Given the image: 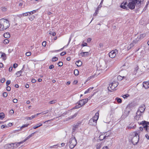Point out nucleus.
Instances as JSON below:
<instances>
[{
  "mask_svg": "<svg viewBox=\"0 0 149 149\" xmlns=\"http://www.w3.org/2000/svg\"><path fill=\"white\" fill-rule=\"evenodd\" d=\"M139 132V131H137L131 132L129 135V140L134 145L137 144L139 141V136L138 135Z\"/></svg>",
  "mask_w": 149,
  "mask_h": 149,
  "instance_id": "1",
  "label": "nucleus"
},
{
  "mask_svg": "<svg viewBox=\"0 0 149 149\" xmlns=\"http://www.w3.org/2000/svg\"><path fill=\"white\" fill-rule=\"evenodd\" d=\"M142 1L143 0H129L128 7L131 9H133L135 8V6L139 7Z\"/></svg>",
  "mask_w": 149,
  "mask_h": 149,
  "instance_id": "2",
  "label": "nucleus"
},
{
  "mask_svg": "<svg viewBox=\"0 0 149 149\" xmlns=\"http://www.w3.org/2000/svg\"><path fill=\"white\" fill-rule=\"evenodd\" d=\"M0 24L1 26V30L2 31L7 29L10 26L8 20L4 19H0Z\"/></svg>",
  "mask_w": 149,
  "mask_h": 149,
  "instance_id": "3",
  "label": "nucleus"
},
{
  "mask_svg": "<svg viewBox=\"0 0 149 149\" xmlns=\"http://www.w3.org/2000/svg\"><path fill=\"white\" fill-rule=\"evenodd\" d=\"M77 144V140L74 137H73L70 139L69 142L67 143V145H68L70 148L73 149L76 146Z\"/></svg>",
  "mask_w": 149,
  "mask_h": 149,
  "instance_id": "4",
  "label": "nucleus"
},
{
  "mask_svg": "<svg viewBox=\"0 0 149 149\" xmlns=\"http://www.w3.org/2000/svg\"><path fill=\"white\" fill-rule=\"evenodd\" d=\"M138 123L139 124L142 125L143 126L144 130L146 132H149V126L148 125L149 124L148 122H147L145 121H143L141 122H138Z\"/></svg>",
  "mask_w": 149,
  "mask_h": 149,
  "instance_id": "5",
  "label": "nucleus"
},
{
  "mask_svg": "<svg viewBox=\"0 0 149 149\" xmlns=\"http://www.w3.org/2000/svg\"><path fill=\"white\" fill-rule=\"evenodd\" d=\"M118 83L116 81H113L109 84V86L108 87V90L111 92H112L111 90H114L116 87Z\"/></svg>",
  "mask_w": 149,
  "mask_h": 149,
  "instance_id": "6",
  "label": "nucleus"
},
{
  "mask_svg": "<svg viewBox=\"0 0 149 149\" xmlns=\"http://www.w3.org/2000/svg\"><path fill=\"white\" fill-rule=\"evenodd\" d=\"M118 53V50L117 49L113 50L110 52L109 54V56L112 58H114L116 53Z\"/></svg>",
  "mask_w": 149,
  "mask_h": 149,
  "instance_id": "7",
  "label": "nucleus"
},
{
  "mask_svg": "<svg viewBox=\"0 0 149 149\" xmlns=\"http://www.w3.org/2000/svg\"><path fill=\"white\" fill-rule=\"evenodd\" d=\"M81 123V122L79 121L75 124H74L73 126L72 132H74L79 127H80Z\"/></svg>",
  "mask_w": 149,
  "mask_h": 149,
  "instance_id": "8",
  "label": "nucleus"
},
{
  "mask_svg": "<svg viewBox=\"0 0 149 149\" xmlns=\"http://www.w3.org/2000/svg\"><path fill=\"white\" fill-rule=\"evenodd\" d=\"M84 101V100L82 99L79 101L77 102L78 105L75 106L74 108L75 109H77L84 106L85 104Z\"/></svg>",
  "mask_w": 149,
  "mask_h": 149,
  "instance_id": "9",
  "label": "nucleus"
},
{
  "mask_svg": "<svg viewBox=\"0 0 149 149\" xmlns=\"http://www.w3.org/2000/svg\"><path fill=\"white\" fill-rule=\"evenodd\" d=\"M142 118V114L140 112H139V111H137L136 113V116L135 117V119L136 120H141Z\"/></svg>",
  "mask_w": 149,
  "mask_h": 149,
  "instance_id": "10",
  "label": "nucleus"
},
{
  "mask_svg": "<svg viewBox=\"0 0 149 149\" xmlns=\"http://www.w3.org/2000/svg\"><path fill=\"white\" fill-rule=\"evenodd\" d=\"M146 109L145 106L144 104H142L141 105L139 108L138 111H139V112H140L141 114L143 113Z\"/></svg>",
  "mask_w": 149,
  "mask_h": 149,
  "instance_id": "11",
  "label": "nucleus"
},
{
  "mask_svg": "<svg viewBox=\"0 0 149 149\" xmlns=\"http://www.w3.org/2000/svg\"><path fill=\"white\" fill-rule=\"evenodd\" d=\"M128 4L127 3V2H123L122 3L120 6V7L121 8L126 9H127Z\"/></svg>",
  "mask_w": 149,
  "mask_h": 149,
  "instance_id": "12",
  "label": "nucleus"
},
{
  "mask_svg": "<svg viewBox=\"0 0 149 149\" xmlns=\"http://www.w3.org/2000/svg\"><path fill=\"white\" fill-rule=\"evenodd\" d=\"M97 123L95 122L93 119L91 118L89 121L88 124L91 125L95 126L96 125Z\"/></svg>",
  "mask_w": 149,
  "mask_h": 149,
  "instance_id": "13",
  "label": "nucleus"
},
{
  "mask_svg": "<svg viewBox=\"0 0 149 149\" xmlns=\"http://www.w3.org/2000/svg\"><path fill=\"white\" fill-rule=\"evenodd\" d=\"M99 116V113H98L97 112L95 113V115L92 118V119H93V120H94L95 122L97 123V120Z\"/></svg>",
  "mask_w": 149,
  "mask_h": 149,
  "instance_id": "14",
  "label": "nucleus"
},
{
  "mask_svg": "<svg viewBox=\"0 0 149 149\" xmlns=\"http://www.w3.org/2000/svg\"><path fill=\"white\" fill-rule=\"evenodd\" d=\"M78 114V113H75L72 116H71L69 117H68V118H67L66 120L67 121H68L70 120L71 119H72L74 118H75L77 115Z\"/></svg>",
  "mask_w": 149,
  "mask_h": 149,
  "instance_id": "15",
  "label": "nucleus"
},
{
  "mask_svg": "<svg viewBox=\"0 0 149 149\" xmlns=\"http://www.w3.org/2000/svg\"><path fill=\"white\" fill-rule=\"evenodd\" d=\"M136 127V125L134 123H131L128 126L127 128L128 129H134Z\"/></svg>",
  "mask_w": 149,
  "mask_h": 149,
  "instance_id": "16",
  "label": "nucleus"
},
{
  "mask_svg": "<svg viewBox=\"0 0 149 149\" xmlns=\"http://www.w3.org/2000/svg\"><path fill=\"white\" fill-rule=\"evenodd\" d=\"M143 86L146 89L148 88H149V83L148 82H144L143 83Z\"/></svg>",
  "mask_w": 149,
  "mask_h": 149,
  "instance_id": "17",
  "label": "nucleus"
},
{
  "mask_svg": "<svg viewBox=\"0 0 149 149\" xmlns=\"http://www.w3.org/2000/svg\"><path fill=\"white\" fill-rule=\"evenodd\" d=\"M36 133V132L32 133L31 134L29 135V136H28L27 137H26L25 139L23 140L24 141V142L26 141L27 140L29 139L32 136L34 135V134H35Z\"/></svg>",
  "mask_w": 149,
  "mask_h": 149,
  "instance_id": "18",
  "label": "nucleus"
},
{
  "mask_svg": "<svg viewBox=\"0 0 149 149\" xmlns=\"http://www.w3.org/2000/svg\"><path fill=\"white\" fill-rule=\"evenodd\" d=\"M108 136H109V135H108L107 136H106V135H104V136H103V135H100L99 137V140L100 141H101L104 139H106V137H108Z\"/></svg>",
  "mask_w": 149,
  "mask_h": 149,
  "instance_id": "19",
  "label": "nucleus"
},
{
  "mask_svg": "<svg viewBox=\"0 0 149 149\" xmlns=\"http://www.w3.org/2000/svg\"><path fill=\"white\" fill-rule=\"evenodd\" d=\"M0 53L2 54L1 55V57L2 58L3 60H5L6 58V54L4 53H3L2 52H0Z\"/></svg>",
  "mask_w": 149,
  "mask_h": 149,
  "instance_id": "20",
  "label": "nucleus"
},
{
  "mask_svg": "<svg viewBox=\"0 0 149 149\" xmlns=\"http://www.w3.org/2000/svg\"><path fill=\"white\" fill-rule=\"evenodd\" d=\"M3 36L5 38H8L10 37V35L9 33L6 32L4 34Z\"/></svg>",
  "mask_w": 149,
  "mask_h": 149,
  "instance_id": "21",
  "label": "nucleus"
},
{
  "mask_svg": "<svg viewBox=\"0 0 149 149\" xmlns=\"http://www.w3.org/2000/svg\"><path fill=\"white\" fill-rule=\"evenodd\" d=\"M75 64L77 66H80L82 64V62L80 60H78L76 62Z\"/></svg>",
  "mask_w": 149,
  "mask_h": 149,
  "instance_id": "22",
  "label": "nucleus"
},
{
  "mask_svg": "<svg viewBox=\"0 0 149 149\" xmlns=\"http://www.w3.org/2000/svg\"><path fill=\"white\" fill-rule=\"evenodd\" d=\"M93 87L90 88L88 89L85 92L84 94H86L87 93L89 92H91L92 90L93 89Z\"/></svg>",
  "mask_w": 149,
  "mask_h": 149,
  "instance_id": "23",
  "label": "nucleus"
},
{
  "mask_svg": "<svg viewBox=\"0 0 149 149\" xmlns=\"http://www.w3.org/2000/svg\"><path fill=\"white\" fill-rule=\"evenodd\" d=\"M29 15L28 12L23 13L22 14L19 15L18 16L20 17L22 16H26Z\"/></svg>",
  "mask_w": 149,
  "mask_h": 149,
  "instance_id": "24",
  "label": "nucleus"
},
{
  "mask_svg": "<svg viewBox=\"0 0 149 149\" xmlns=\"http://www.w3.org/2000/svg\"><path fill=\"white\" fill-rule=\"evenodd\" d=\"M126 78V77H125V76H123V77H122V76H121L120 75H118V77H117V79L118 80H119V81H121L122 80L123 78Z\"/></svg>",
  "mask_w": 149,
  "mask_h": 149,
  "instance_id": "25",
  "label": "nucleus"
},
{
  "mask_svg": "<svg viewBox=\"0 0 149 149\" xmlns=\"http://www.w3.org/2000/svg\"><path fill=\"white\" fill-rule=\"evenodd\" d=\"M134 45V44L133 42L130 43V45L127 47V50H129L130 49L133 47Z\"/></svg>",
  "mask_w": 149,
  "mask_h": 149,
  "instance_id": "26",
  "label": "nucleus"
},
{
  "mask_svg": "<svg viewBox=\"0 0 149 149\" xmlns=\"http://www.w3.org/2000/svg\"><path fill=\"white\" fill-rule=\"evenodd\" d=\"M24 68V66H23V67L22 68V70L19 71L18 72H17L16 73V75H18L19 74H20L19 75L17 76V77H19L21 75V74L22 72V70Z\"/></svg>",
  "mask_w": 149,
  "mask_h": 149,
  "instance_id": "27",
  "label": "nucleus"
},
{
  "mask_svg": "<svg viewBox=\"0 0 149 149\" xmlns=\"http://www.w3.org/2000/svg\"><path fill=\"white\" fill-rule=\"evenodd\" d=\"M146 36V34L145 33H143L141 34L140 36H138V37L139 38L140 40H141L142 39H143Z\"/></svg>",
  "mask_w": 149,
  "mask_h": 149,
  "instance_id": "28",
  "label": "nucleus"
},
{
  "mask_svg": "<svg viewBox=\"0 0 149 149\" xmlns=\"http://www.w3.org/2000/svg\"><path fill=\"white\" fill-rule=\"evenodd\" d=\"M140 40L139 38L137 37V38L135 39L134 40L133 42V43L134 44H136L137 42L139 41Z\"/></svg>",
  "mask_w": 149,
  "mask_h": 149,
  "instance_id": "29",
  "label": "nucleus"
},
{
  "mask_svg": "<svg viewBox=\"0 0 149 149\" xmlns=\"http://www.w3.org/2000/svg\"><path fill=\"white\" fill-rule=\"evenodd\" d=\"M5 117V114L4 113L2 112L0 113V119H3Z\"/></svg>",
  "mask_w": 149,
  "mask_h": 149,
  "instance_id": "30",
  "label": "nucleus"
},
{
  "mask_svg": "<svg viewBox=\"0 0 149 149\" xmlns=\"http://www.w3.org/2000/svg\"><path fill=\"white\" fill-rule=\"evenodd\" d=\"M24 142V141H23L20 142L15 143L14 144H15L16 146L17 147L19 146L20 144L23 143Z\"/></svg>",
  "mask_w": 149,
  "mask_h": 149,
  "instance_id": "31",
  "label": "nucleus"
},
{
  "mask_svg": "<svg viewBox=\"0 0 149 149\" xmlns=\"http://www.w3.org/2000/svg\"><path fill=\"white\" fill-rule=\"evenodd\" d=\"M116 99L118 103H121L122 102V100L120 98L117 97Z\"/></svg>",
  "mask_w": 149,
  "mask_h": 149,
  "instance_id": "32",
  "label": "nucleus"
},
{
  "mask_svg": "<svg viewBox=\"0 0 149 149\" xmlns=\"http://www.w3.org/2000/svg\"><path fill=\"white\" fill-rule=\"evenodd\" d=\"M102 146V143H98L96 146V147L97 149H100L101 147Z\"/></svg>",
  "mask_w": 149,
  "mask_h": 149,
  "instance_id": "33",
  "label": "nucleus"
},
{
  "mask_svg": "<svg viewBox=\"0 0 149 149\" xmlns=\"http://www.w3.org/2000/svg\"><path fill=\"white\" fill-rule=\"evenodd\" d=\"M79 71L77 69H75L74 71V74L75 75H77L79 74Z\"/></svg>",
  "mask_w": 149,
  "mask_h": 149,
  "instance_id": "34",
  "label": "nucleus"
},
{
  "mask_svg": "<svg viewBox=\"0 0 149 149\" xmlns=\"http://www.w3.org/2000/svg\"><path fill=\"white\" fill-rule=\"evenodd\" d=\"M56 102H57V101L56 100H54L51 101L50 102H49V103L50 104H54L55 103H56Z\"/></svg>",
  "mask_w": 149,
  "mask_h": 149,
  "instance_id": "35",
  "label": "nucleus"
},
{
  "mask_svg": "<svg viewBox=\"0 0 149 149\" xmlns=\"http://www.w3.org/2000/svg\"><path fill=\"white\" fill-rule=\"evenodd\" d=\"M98 10H99V9H98V8H96V9L95 10V13L93 14V15L94 16H96L97 15L98 13Z\"/></svg>",
  "mask_w": 149,
  "mask_h": 149,
  "instance_id": "36",
  "label": "nucleus"
},
{
  "mask_svg": "<svg viewBox=\"0 0 149 149\" xmlns=\"http://www.w3.org/2000/svg\"><path fill=\"white\" fill-rule=\"evenodd\" d=\"M36 12V10H33L31 11L30 12H28L29 13V15H32V14L35 13Z\"/></svg>",
  "mask_w": 149,
  "mask_h": 149,
  "instance_id": "37",
  "label": "nucleus"
},
{
  "mask_svg": "<svg viewBox=\"0 0 149 149\" xmlns=\"http://www.w3.org/2000/svg\"><path fill=\"white\" fill-rule=\"evenodd\" d=\"M139 67L138 66H137L135 68V70L134 71V74H136V73L137 72V71L139 69Z\"/></svg>",
  "mask_w": 149,
  "mask_h": 149,
  "instance_id": "38",
  "label": "nucleus"
},
{
  "mask_svg": "<svg viewBox=\"0 0 149 149\" xmlns=\"http://www.w3.org/2000/svg\"><path fill=\"white\" fill-rule=\"evenodd\" d=\"M9 40L7 39H6L4 40L3 42V43L5 44H7L8 43H9Z\"/></svg>",
  "mask_w": 149,
  "mask_h": 149,
  "instance_id": "39",
  "label": "nucleus"
},
{
  "mask_svg": "<svg viewBox=\"0 0 149 149\" xmlns=\"http://www.w3.org/2000/svg\"><path fill=\"white\" fill-rule=\"evenodd\" d=\"M57 60L58 58L56 57H54L52 58V61L53 62H54Z\"/></svg>",
  "mask_w": 149,
  "mask_h": 149,
  "instance_id": "40",
  "label": "nucleus"
},
{
  "mask_svg": "<svg viewBox=\"0 0 149 149\" xmlns=\"http://www.w3.org/2000/svg\"><path fill=\"white\" fill-rule=\"evenodd\" d=\"M29 124H25L23 125H22L20 128L21 129H22L24 127H27L29 125Z\"/></svg>",
  "mask_w": 149,
  "mask_h": 149,
  "instance_id": "41",
  "label": "nucleus"
},
{
  "mask_svg": "<svg viewBox=\"0 0 149 149\" xmlns=\"http://www.w3.org/2000/svg\"><path fill=\"white\" fill-rule=\"evenodd\" d=\"M129 96V95L128 94H125V95H123V97L125 99V98H127V97H128Z\"/></svg>",
  "mask_w": 149,
  "mask_h": 149,
  "instance_id": "42",
  "label": "nucleus"
},
{
  "mask_svg": "<svg viewBox=\"0 0 149 149\" xmlns=\"http://www.w3.org/2000/svg\"><path fill=\"white\" fill-rule=\"evenodd\" d=\"M58 64L59 66H61L63 65V63L62 62H59L58 63Z\"/></svg>",
  "mask_w": 149,
  "mask_h": 149,
  "instance_id": "43",
  "label": "nucleus"
},
{
  "mask_svg": "<svg viewBox=\"0 0 149 149\" xmlns=\"http://www.w3.org/2000/svg\"><path fill=\"white\" fill-rule=\"evenodd\" d=\"M89 54V52H84V57L88 56Z\"/></svg>",
  "mask_w": 149,
  "mask_h": 149,
  "instance_id": "44",
  "label": "nucleus"
},
{
  "mask_svg": "<svg viewBox=\"0 0 149 149\" xmlns=\"http://www.w3.org/2000/svg\"><path fill=\"white\" fill-rule=\"evenodd\" d=\"M83 100H84V102L85 104L88 102V98H86Z\"/></svg>",
  "mask_w": 149,
  "mask_h": 149,
  "instance_id": "45",
  "label": "nucleus"
},
{
  "mask_svg": "<svg viewBox=\"0 0 149 149\" xmlns=\"http://www.w3.org/2000/svg\"><path fill=\"white\" fill-rule=\"evenodd\" d=\"M3 96L6 97L7 96V93L6 92H4L3 93Z\"/></svg>",
  "mask_w": 149,
  "mask_h": 149,
  "instance_id": "46",
  "label": "nucleus"
},
{
  "mask_svg": "<svg viewBox=\"0 0 149 149\" xmlns=\"http://www.w3.org/2000/svg\"><path fill=\"white\" fill-rule=\"evenodd\" d=\"M31 54V53L30 52H28L26 53V55L27 56H29Z\"/></svg>",
  "mask_w": 149,
  "mask_h": 149,
  "instance_id": "47",
  "label": "nucleus"
},
{
  "mask_svg": "<svg viewBox=\"0 0 149 149\" xmlns=\"http://www.w3.org/2000/svg\"><path fill=\"white\" fill-rule=\"evenodd\" d=\"M10 81L8 80L6 82V86H8V85L10 84Z\"/></svg>",
  "mask_w": 149,
  "mask_h": 149,
  "instance_id": "48",
  "label": "nucleus"
},
{
  "mask_svg": "<svg viewBox=\"0 0 149 149\" xmlns=\"http://www.w3.org/2000/svg\"><path fill=\"white\" fill-rule=\"evenodd\" d=\"M25 118L27 120H31L32 119L31 117H26Z\"/></svg>",
  "mask_w": 149,
  "mask_h": 149,
  "instance_id": "49",
  "label": "nucleus"
},
{
  "mask_svg": "<svg viewBox=\"0 0 149 149\" xmlns=\"http://www.w3.org/2000/svg\"><path fill=\"white\" fill-rule=\"evenodd\" d=\"M66 54V52L65 51L61 53L60 55L61 56H63L64 55H65Z\"/></svg>",
  "mask_w": 149,
  "mask_h": 149,
  "instance_id": "50",
  "label": "nucleus"
},
{
  "mask_svg": "<svg viewBox=\"0 0 149 149\" xmlns=\"http://www.w3.org/2000/svg\"><path fill=\"white\" fill-rule=\"evenodd\" d=\"M1 10L2 11H5L6 10V8L5 7H2L1 8Z\"/></svg>",
  "mask_w": 149,
  "mask_h": 149,
  "instance_id": "51",
  "label": "nucleus"
},
{
  "mask_svg": "<svg viewBox=\"0 0 149 149\" xmlns=\"http://www.w3.org/2000/svg\"><path fill=\"white\" fill-rule=\"evenodd\" d=\"M8 126H7L6 125H2L1 126V128L2 129H3L5 127H7Z\"/></svg>",
  "mask_w": 149,
  "mask_h": 149,
  "instance_id": "52",
  "label": "nucleus"
},
{
  "mask_svg": "<svg viewBox=\"0 0 149 149\" xmlns=\"http://www.w3.org/2000/svg\"><path fill=\"white\" fill-rule=\"evenodd\" d=\"M6 90L8 91H9L11 90V88L9 86H7V88H6Z\"/></svg>",
  "mask_w": 149,
  "mask_h": 149,
  "instance_id": "53",
  "label": "nucleus"
},
{
  "mask_svg": "<svg viewBox=\"0 0 149 149\" xmlns=\"http://www.w3.org/2000/svg\"><path fill=\"white\" fill-rule=\"evenodd\" d=\"M5 81V79L4 78H2L1 79V82L2 83H3V82H4Z\"/></svg>",
  "mask_w": 149,
  "mask_h": 149,
  "instance_id": "54",
  "label": "nucleus"
},
{
  "mask_svg": "<svg viewBox=\"0 0 149 149\" xmlns=\"http://www.w3.org/2000/svg\"><path fill=\"white\" fill-rule=\"evenodd\" d=\"M34 18V17L33 16H32L31 17L29 18V19L31 21H32L33 20Z\"/></svg>",
  "mask_w": 149,
  "mask_h": 149,
  "instance_id": "55",
  "label": "nucleus"
},
{
  "mask_svg": "<svg viewBox=\"0 0 149 149\" xmlns=\"http://www.w3.org/2000/svg\"><path fill=\"white\" fill-rule=\"evenodd\" d=\"M18 66V64L17 63H15L13 64V67L14 68H16Z\"/></svg>",
  "mask_w": 149,
  "mask_h": 149,
  "instance_id": "56",
  "label": "nucleus"
},
{
  "mask_svg": "<svg viewBox=\"0 0 149 149\" xmlns=\"http://www.w3.org/2000/svg\"><path fill=\"white\" fill-rule=\"evenodd\" d=\"M42 45L43 46L45 47L46 45V42H43L42 43Z\"/></svg>",
  "mask_w": 149,
  "mask_h": 149,
  "instance_id": "57",
  "label": "nucleus"
},
{
  "mask_svg": "<svg viewBox=\"0 0 149 149\" xmlns=\"http://www.w3.org/2000/svg\"><path fill=\"white\" fill-rule=\"evenodd\" d=\"M54 67V66L53 65H51L49 67V69H52Z\"/></svg>",
  "mask_w": 149,
  "mask_h": 149,
  "instance_id": "58",
  "label": "nucleus"
},
{
  "mask_svg": "<svg viewBox=\"0 0 149 149\" xmlns=\"http://www.w3.org/2000/svg\"><path fill=\"white\" fill-rule=\"evenodd\" d=\"M13 102L14 103H16L17 102V100L16 99H14L13 100Z\"/></svg>",
  "mask_w": 149,
  "mask_h": 149,
  "instance_id": "59",
  "label": "nucleus"
},
{
  "mask_svg": "<svg viewBox=\"0 0 149 149\" xmlns=\"http://www.w3.org/2000/svg\"><path fill=\"white\" fill-rule=\"evenodd\" d=\"M84 52H82L80 53V55L82 57H84Z\"/></svg>",
  "mask_w": 149,
  "mask_h": 149,
  "instance_id": "60",
  "label": "nucleus"
},
{
  "mask_svg": "<svg viewBox=\"0 0 149 149\" xmlns=\"http://www.w3.org/2000/svg\"><path fill=\"white\" fill-rule=\"evenodd\" d=\"M49 112V111L48 110H47L45 111H44L43 112L44 113H43V114H47Z\"/></svg>",
  "mask_w": 149,
  "mask_h": 149,
  "instance_id": "61",
  "label": "nucleus"
},
{
  "mask_svg": "<svg viewBox=\"0 0 149 149\" xmlns=\"http://www.w3.org/2000/svg\"><path fill=\"white\" fill-rule=\"evenodd\" d=\"M109 147L107 146H106L104 147L102 149H108Z\"/></svg>",
  "mask_w": 149,
  "mask_h": 149,
  "instance_id": "62",
  "label": "nucleus"
},
{
  "mask_svg": "<svg viewBox=\"0 0 149 149\" xmlns=\"http://www.w3.org/2000/svg\"><path fill=\"white\" fill-rule=\"evenodd\" d=\"M36 80L34 79H33L31 80V82L33 83H35L36 82Z\"/></svg>",
  "mask_w": 149,
  "mask_h": 149,
  "instance_id": "63",
  "label": "nucleus"
},
{
  "mask_svg": "<svg viewBox=\"0 0 149 149\" xmlns=\"http://www.w3.org/2000/svg\"><path fill=\"white\" fill-rule=\"evenodd\" d=\"M37 125V127H40V126L42 125V124H41L40 123H39V124Z\"/></svg>",
  "mask_w": 149,
  "mask_h": 149,
  "instance_id": "64",
  "label": "nucleus"
}]
</instances>
